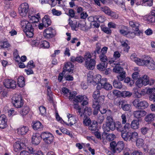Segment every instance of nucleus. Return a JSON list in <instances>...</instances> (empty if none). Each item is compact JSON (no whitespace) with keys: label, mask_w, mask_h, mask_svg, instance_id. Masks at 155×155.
I'll return each instance as SVG.
<instances>
[{"label":"nucleus","mask_w":155,"mask_h":155,"mask_svg":"<svg viewBox=\"0 0 155 155\" xmlns=\"http://www.w3.org/2000/svg\"><path fill=\"white\" fill-rule=\"evenodd\" d=\"M132 77L133 80L132 79L131 80V81L132 82H130V84H133L134 83V81L135 80H136L137 79H138L140 78V76L138 72H135L132 74Z\"/></svg>","instance_id":"39"},{"label":"nucleus","mask_w":155,"mask_h":155,"mask_svg":"<svg viewBox=\"0 0 155 155\" xmlns=\"http://www.w3.org/2000/svg\"><path fill=\"white\" fill-rule=\"evenodd\" d=\"M41 137L46 144H50L53 142L54 136L49 132H45L42 133L41 134Z\"/></svg>","instance_id":"6"},{"label":"nucleus","mask_w":155,"mask_h":155,"mask_svg":"<svg viewBox=\"0 0 155 155\" xmlns=\"http://www.w3.org/2000/svg\"><path fill=\"white\" fill-rule=\"evenodd\" d=\"M7 119L6 116L4 114L0 116V128L3 129L7 126Z\"/></svg>","instance_id":"14"},{"label":"nucleus","mask_w":155,"mask_h":155,"mask_svg":"<svg viewBox=\"0 0 155 155\" xmlns=\"http://www.w3.org/2000/svg\"><path fill=\"white\" fill-rule=\"evenodd\" d=\"M92 114V110L90 107H86L84 110L83 116L88 117Z\"/></svg>","instance_id":"37"},{"label":"nucleus","mask_w":155,"mask_h":155,"mask_svg":"<svg viewBox=\"0 0 155 155\" xmlns=\"http://www.w3.org/2000/svg\"><path fill=\"white\" fill-rule=\"evenodd\" d=\"M103 88L106 90L109 91L112 89V87L111 84L107 82L104 84Z\"/></svg>","instance_id":"57"},{"label":"nucleus","mask_w":155,"mask_h":155,"mask_svg":"<svg viewBox=\"0 0 155 155\" xmlns=\"http://www.w3.org/2000/svg\"><path fill=\"white\" fill-rule=\"evenodd\" d=\"M98 123L96 120H93L91 125L89 127V129L92 131H96L98 130Z\"/></svg>","instance_id":"28"},{"label":"nucleus","mask_w":155,"mask_h":155,"mask_svg":"<svg viewBox=\"0 0 155 155\" xmlns=\"http://www.w3.org/2000/svg\"><path fill=\"white\" fill-rule=\"evenodd\" d=\"M155 115L154 114H150L147 115L145 118V120L148 123L151 122L154 120Z\"/></svg>","instance_id":"34"},{"label":"nucleus","mask_w":155,"mask_h":155,"mask_svg":"<svg viewBox=\"0 0 155 155\" xmlns=\"http://www.w3.org/2000/svg\"><path fill=\"white\" fill-rule=\"evenodd\" d=\"M132 95V93L127 91H123L122 93V95L124 97H129Z\"/></svg>","instance_id":"54"},{"label":"nucleus","mask_w":155,"mask_h":155,"mask_svg":"<svg viewBox=\"0 0 155 155\" xmlns=\"http://www.w3.org/2000/svg\"><path fill=\"white\" fill-rule=\"evenodd\" d=\"M99 57L101 62H107V57L105 54H100Z\"/></svg>","instance_id":"56"},{"label":"nucleus","mask_w":155,"mask_h":155,"mask_svg":"<svg viewBox=\"0 0 155 155\" xmlns=\"http://www.w3.org/2000/svg\"><path fill=\"white\" fill-rule=\"evenodd\" d=\"M35 67L33 64V61L32 60L30 61L27 65V68H32Z\"/></svg>","instance_id":"64"},{"label":"nucleus","mask_w":155,"mask_h":155,"mask_svg":"<svg viewBox=\"0 0 155 155\" xmlns=\"http://www.w3.org/2000/svg\"><path fill=\"white\" fill-rule=\"evenodd\" d=\"M29 130L28 127L25 126L19 128L18 129V133L19 134L23 135L25 134Z\"/></svg>","instance_id":"25"},{"label":"nucleus","mask_w":155,"mask_h":155,"mask_svg":"<svg viewBox=\"0 0 155 155\" xmlns=\"http://www.w3.org/2000/svg\"><path fill=\"white\" fill-rule=\"evenodd\" d=\"M101 76L100 75H98L95 78L96 81V84H97V83H99L100 84H101L103 86L106 83H107V79L105 78H103L101 79Z\"/></svg>","instance_id":"19"},{"label":"nucleus","mask_w":155,"mask_h":155,"mask_svg":"<svg viewBox=\"0 0 155 155\" xmlns=\"http://www.w3.org/2000/svg\"><path fill=\"white\" fill-rule=\"evenodd\" d=\"M77 93L76 92H70L69 95V100L73 102V99L76 97V95H77Z\"/></svg>","instance_id":"48"},{"label":"nucleus","mask_w":155,"mask_h":155,"mask_svg":"<svg viewBox=\"0 0 155 155\" xmlns=\"http://www.w3.org/2000/svg\"><path fill=\"white\" fill-rule=\"evenodd\" d=\"M119 105H121V107L124 111H128L131 108V105L129 104H124V101H121L119 102Z\"/></svg>","instance_id":"21"},{"label":"nucleus","mask_w":155,"mask_h":155,"mask_svg":"<svg viewBox=\"0 0 155 155\" xmlns=\"http://www.w3.org/2000/svg\"><path fill=\"white\" fill-rule=\"evenodd\" d=\"M144 143V140L141 138H138L136 140V146L139 148L142 147Z\"/></svg>","instance_id":"38"},{"label":"nucleus","mask_w":155,"mask_h":155,"mask_svg":"<svg viewBox=\"0 0 155 155\" xmlns=\"http://www.w3.org/2000/svg\"><path fill=\"white\" fill-rule=\"evenodd\" d=\"M55 31L51 27L46 28L43 32V35L46 38L50 39L55 35Z\"/></svg>","instance_id":"9"},{"label":"nucleus","mask_w":155,"mask_h":155,"mask_svg":"<svg viewBox=\"0 0 155 155\" xmlns=\"http://www.w3.org/2000/svg\"><path fill=\"white\" fill-rule=\"evenodd\" d=\"M52 12L54 15L57 16L60 15L62 14L61 11L56 10L55 9H52Z\"/></svg>","instance_id":"62"},{"label":"nucleus","mask_w":155,"mask_h":155,"mask_svg":"<svg viewBox=\"0 0 155 155\" xmlns=\"http://www.w3.org/2000/svg\"><path fill=\"white\" fill-rule=\"evenodd\" d=\"M126 77V72L125 71L119 73V74L117 76L118 80L120 81L124 80Z\"/></svg>","instance_id":"42"},{"label":"nucleus","mask_w":155,"mask_h":155,"mask_svg":"<svg viewBox=\"0 0 155 155\" xmlns=\"http://www.w3.org/2000/svg\"><path fill=\"white\" fill-rule=\"evenodd\" d=\"M116 143L114 141L111 142L110 144V150L114 153L116 152Z\"/></svg>","instance_id":"45"},{"label":"nucleus","mask_w":155,"mask_h":155,"mask_svg":"<svg viewBox=\"0 0 155 155\" xmlns=\"http://www.w3.org/2000/svg\"><path fill=\"white\" fill-rule=\"evenodd\" d=\"M24 145L22 143L15 142L14 145V151L15 152L18 151L24 147Z\"/></svg>","instance_id":"24"},{"label":"nucleus","mask_w":155,"mask_h":155,"mask_svg":"<svg viewBox=\"0 0 155 155\" xmlns=\"http://www.w3.org/2000/svg\"><path fill=\"white\" fill-rule=\"evenodd\" d=\"M129 126V124L127 123L123 126L120 122L117 121L115 123V129L116 128L117 131L121 132L123 131L124 129L128 128Z\"/></svg>","instance_id":"15"},{"label":"nucleus","mask_w":155,"mask_h":155,"mask_svg":"<svg viewBox=\"0 0 155 155\" xmlns=\"http://www.w3.org/2000/svg\"><path fill=\"white\" fill-rule=\"evenodd\" d=\"M101 97L100 96V92L98 90H96L94 91L93 94V97L94 99H98Z\"/></svg>","instance_id":"50"},{"label":"nucleus","mask_w":155,"mask_h":155,"mask_svg":"<svg viewBox=\"0 0 155 155\" xmlns=\"http://www.w3.org/2000/svg\"><path fill=\"white\" fill-rule=\"evenodd\" d=\"M9 45V44L7 42L5 41L0 43V47L1 48H8Z\"/></svg>","instance_id":"61"},{"label":"nucleus","mask_w":155,"mask_h":155,"mask_svg":"<svg viewBox=\"0 0 155 155\" xmlns=\"http://www.w3.org/2000/svg\"><path fill=\"white\" fill-rule=\"evenodd\" d=\"M96 121L97 123L100 124H102L104 122L105 117L102 114H98L96 117Z\"/></svg>","instance_id":"29"},{"label":"nucleus","mask_w":155,"mask_h":155,"mask_svg":"<svg viewBox=\"0 0 155 155\" xmlns=\"http://www.w3.org/2000/svg\"><path fill=\"white\" fill-rule=\"evenodd\" d=\"M84 117L83 123L86 126H89L91 123V120L88 117Z\"/></svg>","instance_id":"51"},{"label":"nucleus","mask_w":155,"mask_h":155,"mask_svg":"<svg viewBox=\"0 0 155 155\" xmlns=\"http://www.w3.org/2000/svg\"><path fill=\"white\" fill-rule=\"evenodd\" d=\"M68 15L71 18L75 17V18H78L77 16H75V15H77V14L75 15L74 11L71 9H70L68 11Z\"/></svg>","instance_id":"52"},{"label":"nucleus","mask_w":155,"mask_h":155,"mask_svg":"<svg viewBox=\"0 0 155 155\" xmlns=\"http://www.w3.org/2000/svg\"><path fill=\"white\" fill-rule=\"evenodd\" d=\"M5 87L8 88H15L16 87V82L14 80L7 79L4 82Z\"/></svg>","instance_id":"12"},{"label":"nucleus","mask_w":155,"mask_h":155,"mask_svg":"<svg viewBox=\"0 0 155 155\" xmlns=\"http://www.w3.org/2000/svg\"><path fill=\"white\" fill-rule=\"evenodd\" d=\"M100 50L101 47L99 46H97L96 50L94 51L93 53H92V54L93 55V57H94V58H96V53L99 54L101 53V51Z\"/></svg>","instance_id":"47"},{"label":"nucleus","mask_w":155,"mask_h":155,"mask_svg":"<svg viewBox=\"0 0 155 155\" xmlns=\"http://www.w3.org/2000/svg\"><path fill=\"white\" fill-rule=\"evenodd\" d=\"M141 78L142 81V83L143 84V85L145 86L148 84V77L147 75H144L141 77Z\"/></svg>","instance_id":"44"},{"label":"nucleus","mask_w":155,"mask_h":155,"mask_svg":"<svg viewBox=\"0 0 155 155\" xmlns=\"http://www.w3.org/2000/svg\"><path fill=\"white\" fill-rule=\"evenodd\" d=\"M20 24L23 29L24 31L26 36L29 38L32 37L34 35V28L33 25L26 20H21Z\"/></svg>","instance_id":"2"},{"label":"nucleus","mask_w":155,"mask_h":155,"mask_svg":"<svg viewBox=\"0 0 155 155\" xmlns=\"http://www.w3.org/2000/svg\"><path fill=\"white\" fill-rule=\"evenodd\" d=\"M29 110V109L28 106H24L20 111V113L22 116H25L28 114Z\"/></svg>","instance_id":"33"},{"label":"nucleus","mask_w":155,"mask_h":155,"mask_svg":"<svg viewBox=\"0 0 155 155\" xmlns=\"http://www.w3.org/2000/svg\"><path fill=\"white\" fill-rule=\"evenodd\" d=\"M155 63L151 58L146 56L143 58L141 62L140 63L139 66L145 65L150 70L155 69Z\"/></svg>","instance_id":"3"},{"label":"nucleus","mask_w":155,"mask_h":155,"mask_svg":"<svg viewBox=\"0 0 155 155\" xmlns=\"http://www.w3.org/2000/svg\"><path fill=\"white\" fill-rule=\"evenodd\" d=\"M81 105L82 106L86 105L88 104V99L85 95H78L73 99V103L82 102Z\"/></svg>","instance_id":"7"},{"label":"nucleus","mask_w":155,"mask_h":155,"mask_svg":"<svg viewBox=\"0 0 155 155\" xmlns=\"http://www.w3.org/2000/svg\"><path fill=\"white\" fill-rule=\"evenodd\" d=\"M149 128L145 127H143L140 129L141 133L143 135H145L148 132L149 130Z\"/></svg>","instance_id":"58"},{"label":"nucleus","mask_w":155,"mask_h":155,"mask_svg":"<svg viewBox=\"0 0 155 155\" xmlns=\"http://www.w3.org/2000/svg\"><path fill=\"white\" fill-rule=\"evenodd\" d=\"M29 6L28 3L21 4L18 8L19 13L22 17L25 16L28 11Z\"/></svg>","instance_id":"8"},{"label":"nucleus","mask_w":155,"mask_h":155,"mask_svg":"<svg viewBox=\"0 0 155 155\" xmlns=\"http://www.w3.org/2000/svg\"><path fill=\"white\" fill-rule=\"evenodd\" d=\"M67 117L68 118V121L69 122V124L71 125H72L77 123L75 118L73 116L72 114H68V115H67Z\"/></svg>","instance_id":"26"},{"label":"nucleus","mask_w":155,"mask_h":155,"mask_svg":"<svg viewBox=\"0 0 155 155\" xmlns=\"http://www.w3.org/2000/svg\"><path fill=\"white\" fill-rule=\"evenodd\" d=\"M73 71V66L71 63L68 62L65 64V67L64 68L63 72L66 73L67 74H70L71 72L72 73Z\"/></svg>","instance_id":"16"},{"label":"nucleus","mask_w":155,"mask_h":155,"mask_svg":"<svg viewBox=\"0 0 155 155\" xmlns=\"http://www.w3.org/2000/svg\"><path fill=\"white\" fill-rule=\"evenodd\" d=\"M41 47L44 48H48L50 47L49 42L46 41H44L41 45Z\"/></svg>","instance_id":"53"},{"label":"nucleus","mask_w":155,"mask_h":155,"mask_svg":"<svg viewBox=\"0 0 155 155\" xmlns=\"http://www.w3.org/2000/svg\"><path fill=\"white\" fill-rule=\"evenodd\" d=\"M147 112L143 110H138L134 111L133 112L134 118L138 120H140L142 117L145 116Z\"/></svg>","instance_id":"11"},{"label":"nucleus","mask_w":155,"mask_h":155,"mask_svg":"<svg viewBox=\"0 0 155 155\" xmlns=\"http://www.w3.org/2000/svg\"><path fill=\"white\" fill-rule=\"evenodd\" d=\"M115 138V135L112 134H109L106 136L107 140L109 141L113 140Z\"/></svg>","instance_id":"55"},{"label":"nucleus","mask_w":155,"mask_h":155,"mask_svg":"<svg viewBox=\"0 0 155 155\" xmlns=\"http://www.w3.org/2000/svg\"><path fill=\"white\" fill-rule=\"evenodd\" d=\"M139 120H134L131 122L130 126L133 129H137L139 127Z\"/></svg>","instance_id":"27"},{"label":"nucleus","mask_w":155,"mask_h":155,"mask_svg":"<svg viewBox=\"0 0 155 155\" xmlns=\"http://www.w3.org/2000/svg\"><path fill=\"white\" fill-rule=\"evenodd\" d=\"M36 16L37 17L33 15H29L28 16L29 21L32 24H33V23H38L40 19V15L39 13L37 14Z\"/></svg>","instance_id":"17"},{"label":"nucleus","mask_w":155,"mask_h":155,"mask_svg":"<svg viewBox=\"0 0 155 155\" xmlns=\"http://www.w3.org/2000/svg\"><path fill=\"white\" fill-rule=\"evenodd\" d=\"M45 27H47L51 24V21L48 15H45L42 20Z\"/></svg>","instance_id":"18"},{"label":"nucleus","mask_w":155,"mask_h":155,"mask_svg":"<svg viewBox=\"0 0 155 155\" xmlns=\"http://www.w3.org/2000/svg\"><path fill=\"white\" fill-rule=\"evenodd\" d=\"M136 85L139 88L141 87L143 85L141 77L137 80L136 81Z\"/></svg>","instance_id":"59"},{"label":"nucleus","mask_w":155,"mask_h":155,"mask_svg":"<svg viewBox=\"0 0 155 155\" xmlns=\"http://www.w3.org/2000/svg\"><path fill=\"white\" fill-rule=\"evenodd\" d=\"M130 132H127L122 133L121 136L123 139L126 141H130Z\"/></svg>","instance_id":"40"},{"label":"nucleus","mask_w":155,"mask_h":155,"mask_svg":"<svg viewBox=\"0 0 155 155\" xmlns=\"http://www.w3.org/2000/svg\"><path fill=\"white\" fill-rule=\"evenodd\" d=\"M124 144L122 141H118L117 143L116 147V152L117 153L120 152L124 149Z\"/></svg>","instance_id":"20"},{"label":"nucleus","mask_w":155,"mask_h":155,"mask_svg":"<svg viewBox=\"0 0 155 155\" xmlns=\"http://www.w3.org/2000/svg\"><path fill=\"white\" fill-rule=\"evenodd\" d=\"M40 111L41 115H44L46 112V109L45 107L44 106H40L39 108Z\"/></svg>","instance_id":"63"},{"label":"nucleus","mask_w":155,"mask_h":155,"mask_svg":"<svg viewBox=\"0 0 155 155\" xmlns=\"http://www.w3.org/2000/svg\"><path fill=\"white\" fill-rule=\"evenodd\" d=\"M113 85L114 87L119 89H121L122 87L121 83L115 80L113 81Z\"/></svg>","instance_id":"41"},{"label":"nucleus","mask_w":155,"mask_h":155,"mask_svg":"<svg viewBox=\"0 0 155 155\" xmlns=\"http://www.w3.org/2000/svg\"><path fill=\"white\" fill-rule=\"evenodd\" d=\"M130 59L139 65L140 63L141 62L143 59H141L137 58L135 54H132L130 56Z\"/></svg>","instance_id":"30"},{"label":"nucleus","mask_w":155,"mask_h":155,"mask_svg":"<svg viewBox=\"0 0 155 155\" xmlns=\"http://www.w3.org/2000/svg\"><path fill=\"white\" fill-rule=\"evenodd\" d=\"M24 78L22 76H20L18 79V84L20 87H23L25 85Z\"/></svg>","instance_id":"36"},{"label":"nucleus","mask_w":155,"mask_h":155,"mask_svg":"<svg viewBox=\"0 0 155 155\" xmlns=\"http://www.w3.org/2000/svg\"><path fill=\"white\" fill-rule=\"evenodd\" d=\"M41 135L38 133L33 134L32 136L31 142L35 145H38L40 143L41 140Z\"/></svg>","instance_id":"13"},{"label":"nucleus","mask_w":155,"mask_h":155,"mask_svg":"<svg viewBox=\"0 0 155 155\" xmlns=\"http://www.w3.org/2000/svg\"><path fill=\"white\" fill-rule=\"evenodd\" d=\"M33 128L34 130H41L43 128V126L41 123L39 121L33 122L32 123Z\"/></svg>","instance_id":"23"},{"label":"nucleus","mask_w":155,"mask_h":155,"mask_svg":"<svg viewBox=\"0 0 155 155\" xmlns=\"http://www.w3.org/2000/svg\"><path fill=\"white\" fill-rule=\"evenodd\" d=\"M100 8L102 11L108 15L109 14V13L110 12V9L107 6L101 7Z\"/></svg>","instance_id":"46"},{"label":"nucleus","mask_w":155,"mask_h":155,"mask_svg":"<svg viewBox=\"0 0 155 155\" xmlns=\"http://www.w3.org/2000/svg\"><path fill=\"white\" fill-rule=\"evenodd\" d=\"M85 61L84 65L89 70H93L96 64V58L93 57V55L90 52L85 53L84 57Z\"/></svg>","instance_id":"1"},{"label":"nucleus","mask_w":155,"mask_h":155,"mask_svg":"<svg viewBox=\"0 0 155 155\" xmlns=\"http://www.w3.org/2000/svg\"><path fill=\"white\" fill-rule=\"evenodd\" d=\"M62 91L64 94V95L66 97H67L68 95H69L70 92L69 90L65 87H63L62 88Z\"/></svg>","instance_id":"60"},{"label":"nucleus","mask_w":155,"mask_h":155,"mask_svg":"<svg viewBox=\"0 0 155 155\" xmlns=\"http://www.w3.org/2000/svg\"><path fill=\"white\" fill-rule=\"evenodd\" d=\"M107 62H101L97 65V68L100 71H104L107 68Z\"/></svg>","instance_id":"35"},{"label":"nucleus","mask_w":155,"mask_h":155,"mask_svg":"<svg viewBox=\"0 0 155 155\" xmlns=\"http://www.w3.org/2000/svg\"><path fill=\"white\" fill-rule=\"evenodd\" d=\"M129 24L130 26L135 28V31H139L138 27L140 24L139 23L135 21H129Z\"/></svg>","instance_id":"31"},{"label":"nucleus","mask_w":155,"mask_h":155,"mask_svg":"<svg viewBox=\"0 0 155 155\" xmlns=\"http://www.w3.org/2000/svg\"><path fill=\"white\" fill-rule=\"evenodd\" d=\"M12 103L13 105L17 108H19L24 104L21 96L18 94H15L12 98Z\"/></svg>","instance_id":"5"},{"label":"nucleus","mask_w":155,"mask_h":155,"mask_svg":"<svg viewBox=\"0 0 155 155\" xmlns=\"http://www.w3.org/2000/svg\"><path fill=\"white\" fill-rule=\"evenodd\" d=\"M130 141L134 142L138 138V135L137 132L134 131L130 132Z\"/></svg>","instance_id":"32"},{"label":"nucleus","mask_w":155,"mask_h":155,"mask_svg":"<svg viewBox=\"0 0 155 155\" xmlns=\"http://www.w3.org/2000/svg\"><path fill=\"white\" fill-rule=\"evenodd\" d=\"M133 106L137 109L143 110L147 108L149 104L145 101H140L138 99H134L132 102Z\"/></svg>","instance_id":"4"},{"label":"nucleus","mask_w":155,"mask_h":155,"mask_svg":"<svg viewBox=\"0 0 155 155\" xmlns=\"http://www.w3.org/2000/svg\"><path fill=\"white\" fill-rule=\"evenodd\" d=\"M113 71L116 73H120L122 71H123V68L120 66L116 65L113 68Z\"/></svg>","instance_id":"43"},{"label":"nucleus","mask_w":155,"mask_h":155,"mask_svg":"<svg viewBox=\"0 0 155 155\" xmlns=\"http://www.w3.org/2000/svg\"><path fill=\"white\" fill-rule=\"evenodd\" d=\"M105 96L104 95L101 96V97L98 99H94L93 101L92 106L94 108L100 109L101 105L104 103Z\"/></svg>","instance_id":"10"},{"label":"nucleus","mask_w":155,"mask_h":155,"mask_svg":"<svg viewBox=\"0 0 155 155\" xmlns=\"http://www.w3.org/2000/svg\"><path fill=\"white\" fill-rule=\"evenodd\" d=\"M115 123L114 122L109 124H106V127L104 128V130L107 132L110 130H114L115 129Z\"/></svg>","instance_id":"22"},{"label":"nucleus","mask_w":155,"mask_h":155,"mask_svg":"<svg viewBox=\"0 0 155 155\" xmlns=\"http://www.w3.org/2000/svg\"><path fill=\"white\" fill-rule=\"evenodd\" d=\"M95 18L96 21H98L99 22L103 23L105 21L104 17L101 15L95 16Z\"/></svg>","instance_id":"49"}]
</instances>
